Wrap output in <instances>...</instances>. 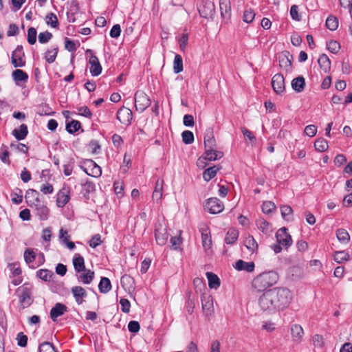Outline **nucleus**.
<instances>
[{"label": "nucleus", "instance_id": "13", "mask_svg": "<svg viewBox=\"0 0 352 352\" xmlns=\"http://www.w3.org/2000/svg\"><path fill=\"white\" fill-rule=\"evenodd\" d=\"M34 204L32 208L34 209L36 215L41 221L47 220L50 214V210L47 206L41 201H36Z\"/></svg>", "mask_w": 352, "mask_h": 352}, {"label": "nucleus", "instance_id": "55", "mask_svg": "<svg viewBox=\"0 0 352 352\" xmlns=\"http://www.w3.org/2000/svg\"><path fill=\"white\" fill-rule=\"evenodd\" d=\"M193 284L197 292H202L203 290L206 289V285L203 280L200 278H195L193 280Z\"/></svg>", "mask_w": 352, "mask_h": 352}, {"label": "nucleus", "instance_id": "10", "mask_svg": "<svg viewBox=\"0 0 352 352\" xmlns=\"http://www.w3.org/2000/svg\"><path fill=\"white\" fill-rule=\"evenodd\" d=\"M85 167L82 166V169L88 175L94 177H99L102 174V169L92 160H87L85 162Z\"/></svg>", "mask_w": 352, "mask_h": 352}, {"label": "nucleus", "instance_id": "46", "mask_svg": "<svg viewBox=\"0 0 352 352\" xmlns=\"http://www.w3.org/2000/svg\"><path fill=\"white\" fill-rule=\"evenodd\" d=\"M241 132L243 135L244 139L246 142L249 141L251 144L253 146L256 144V137L253 135V133L248 130V129L243 127L241 128Z\"/></svg>", "mask_w": 352, "mask_h": 352}, {"label": "nucleus", "instance_id": "19", "mask_svg": "<svg viewBox=\"0 0 352 352\" xmlns=\"http://www.w3.org/2000/svg\"><path fill=\"white\" fill-rule=\"evenodd\" d=\"M132 112L131 111L126 107L120 109L117 112V119L124 124H131L132 120Z\"/></svg>", "mask_w": 352, "mask_h": 352}, {"label": "nucleus", "instance_id": "47", "mask_svg": "<svg viewBox=\"0 0 352 352\" xmlns=\"http://www.w3.org/2000/svg\"><path fill=\"white\" fill-rule=\"evenodd\" d=\"M314 147L317 151L324 152L328 148L327 141L323 138L318 139L314 143Z\"/></svg>", "mask_w": 352, "mask_h": 352}, {"label": "nucleus", "instance_id": "9", "mask_svg": "<svg viewBox=\"0 0 352 352\" xmlns=\"http://www.w3.org/2000/svg\"><path fill=\"white\" fill-rule=\"evenodd\" d=\"M25 54L23 52V47L18 45L14 51L12 52L11 56V63L14 67H23L25 65V61L23 59Z\"/></svg>", "mask_w": 352, "mask_h": 352}, {"label": "nucleus", "instance_id": "60", "mask_svg": "<svg viewBox=\"0 0 352 352\" xmlns=\"http://www.w3.org/2000/svg\"><path fill=\"white\" fill-rule=\"evenodd\" d=\"M52 37V34L46 31L38 34V41L41 43H47Z\"/></svg>", "mask_w": 352, "mask_h": 352}, {"label": "nucleus", "instance_id": "41", "mask_svg": "<svg viewBox=\"0 0 352 352\" xmlns=\"http://www.w3.org/2000/svg\"><path fill=\"white\" fill-rule=\"evenodd\" d=\"M81 127V124L79 121L72 120L70 122L67 123L66 124V130L70 133L73 134L77 131H78Z\"/></svg>", "mask_w": 352, "mask_h": 352}, {"label": "nucleus", "instance_id": "36", "mask_svg": "<svg viewBox=\"0 0 352 352\" xmlns=\"http://www.w3.org/2000/svg\"><path fill=\"white\" fill-rule=\"evenodd\" d=\"M219 170V168L217 166H213L206 169L203 173V178L205 181L209 182L210 179L214 178L217 171Z\"/></svg>", "mask_w": 352, "mask_h": 352}, {"label": "nucleus", "instance_id": "26", "mask_svg": "<svg viewBox=\"0 0 352 352\" xmlns=\"http://www.w3.org/2000/svg\"><path fill=\"white\" fill-rule=\"evenodd\" d=\"M223 156L222 152L217 151L216 148H212L205 149L202 158L205 160L214 161L221 158Z\"/></svg>", "mask_w": 352, "mask_h": 352}, {"label": "nucleus", "instance_id": "64", "mask_svg": "<svg viewBox=\"0 0 352 352\" xmlns=\"http://www.w3.org/2000/svg\"><path fill=\"white\" fill-rule=\"evenodd\" d=\"M121 309L124 313H129L130 311L131 303L129 300L126 298H121L120 300Z\"/></svg>", "mask_w": 352, "mask_h": 352}, {"label": "nucleus", "instance_id": "59", "mask_svg": "<svg viewBox=\"0 0 352 352\" xmlns=\"http://www.w3.org/2000/svg\"><path fill=\"white\" fill-rule=\"evenodd\" d=\"M327 47L332 53H337L340 48V44L336 41H330L327 43Z\"/></svg>", "mask_w": 352, "mask_h": 352}, {"label": "nucleus", "instance_id": "15", "mask_svg": "<svg viewBox=\"0 0 352 352\" xmlns=\"http://www.w3.org/2000/svg\"><path fill=\"white\" fill-rule=\"evenodd\" d=\"M155 240L158 245H164L166 243L168 234L166 231V228L163 227L162 225L156 226L155 230Z\"/></svg>", "mask_w": 352, "mask_h": 352}, {"label": "nucleus", "instance_id": "25", "mask_svg": "<svg viewBox=\"0 0 352 352\" xmlns=\"http://www.w3.org/2000/svg\"><path fill=\"white\" fill-rule=\"evenodd\" d=\"M234 268L238 271H245L248 272H252L254 270V262H245L243 260H239L234 265Z\"/></svg>", "mask_w": 352, "mask_h": 352}, {"label": "nucleus", "instance_id": "24", "mask_svg": "<svg viewBox=\"0 0 352 352\" xmlns=\"http://www.w3.org/2000/svg\"><path fill=\"white\" fill-rule=\"evenodd\" d=\"M258 229L266 235L270 234L273 230L272 225L263 218H259L256 221Z\"/></svg>", "mask_w": 352, "mask_h": 352}, {"label": "nucleus", "instance_id": "28", "mask_svg": "<svg viewBox=\"0 0 352 352\" xmlns=\"http://www.w3.org/2000/svg\"><path fill=\"white\" fill-rule=\"evenodd\" d=\"M73 265L76 272H81L85 270V265L84 258L79 254H76L73 258Z\"/></svg>", "mask_w": 352, "mask_h": 352}, {"label": "nucleus", "instance_id": "37", "mask_svg": "<svg viewBox=\"0 0 352 352\" xmlns=\"http://www.w3.org/2000/svg\"><path fill=\"white\" fill-rule=\"evenodd\" d=\"M244 245L251 252H254L258 249V243L254 238L251 235H249L245 238L244 241Z\"/></svg>", "mask_w": 352, "mask_h": 352}, {"label": "nucleus", "instance_id": "34", "mask_svg": "<svg viewBox=\"0 0 352 352\" xmlns=\"http://www.w3.org/2000/svg\"><path fill=\"white\" fill-rule=\"evenodd\" d=\"M111 283L107 277H102L98 284V289L100 293L107 294L111 289Z\"/></svg>", "mask_w": 352, "mask_h": 352}, {"label": "nucleus", "instance_id": "61", "mask_svg": "<svg viewBox=\"0 0 352 352\" xmlns=\"http://www.w3.org/2000/svg\"><path fill=\"white\" fill-rule=\"evenodd\" d=\"M102 243L101 240V236L99 234H95L92 236L91 240L89 241V246L92 248H96L97 246L100 245Z\"/></svg>", "mask_w": 352, "mask_h": 352}, {"label": "nucleus", "instance_id": "21", "mask_svg": "<svg viewBox=\"0 0 352 352\" xmlns=\"http://www.w3.org/2000/svg\"><path fill=\"white\" fill-rule=\"evenodd\" d=\"M80 273V274L79 275H76L78 282L85 285H89L93 281L95 276L94 271L85 269V270H82V272Z\"/></svg>", "mask_w": 352, "mask_h": 352}, {"label": "nucleus", "instance_id": "52", "mask_svg": "<svg viewBox=\"0 0 352 352\" xmlns=\"http://www.w3.org/2000/svg\"><path fill=\"white\" fill-rule=\"evenodd\" d=\"M280 212L284 219L289 220L291 219L293 210L289 206L285 205L280 207Z\"/></svg>", "mask_w": 352, "mask_h": 352}, {"label": "nucleus", "instance_id": "1", "mask_svg": "<svg viewBox=\"0 0 352 352\" xmlns=\"http://www.w3.org/2000/svg\"><path fill=\"white\" fill-rule=\"evenodd\" d=\"M290 291L285 287H275L265 291L258 298V305L263 311L274 313L286 308L291 302Z\"/></svg>", "mask_w": 352, "mask_h": 352}, {"label": "nucleus", "instance_id": "56", "mask_svg": "<svg viewBox=\"0 0 352 352\" xmlns=\"http://www.w3.org/2000/svg\"><path fill=\"white\" fill-rule=\"evenodd\" d=\"M28 41L34 45L36 41V30L34 28H30L28 30Z\"/></svg>", "mask_w": 352, "mask_h": 352}, {"label": "nucleus", "instance_id": "31", "mask_svg": "<svg viewBox=\"0 0 352 352\" xmlns=\"http://www.w3.org/2000/svg\"><path fill=\"white\" fill-rule=\"evenodd\" d=\"M39 194L38 192L34 189H29L25 195V199L27 203L30 207H33L34 204V202H36V201H41L38 198Z\"/></svg>", "mask_w": 352, "mask_h": 352}, {"label": "nucleus", "instance_id": "51", "mask_svg": "<svg viewBox=\"0 0 352 352\" xmlns=\"http://www.w3.org/2000/svg\"><path fill=\"white\" fill-rule=\"evenodd\" d=\"M39 352H57L54 345L49 342H44L39 345Z\"/></svg>", "mask_w": 352, "mask_h": 352}, {"label": "nucleus", "instance_id": "62", "mask_svg": "<svg viewBox=\"0 0 352 352\" xmlns=\"http://www.w3.org/2000/svg\"><path fill=\"white\" fill-rule=\"evenodd\" d=\"M17 344L19 346L21 347H24L27 345L28 342V336L25 335L23 333L20 332L17 334L16 336Z\"/></svg>", "mask_w": 352, "mask_h": 352}, {"label": "nucleus", "instance_id": "53", "mask_svg": "<svg viewBox=\"0 0 352 352\" xmlns=\"http://www.w3.org/2000/svg\"><path fill=\"white\" fill-rule=\"evenodd\" d=\"M24 259L25 261L30 264L36 259V254L32 249H27L24 252Z\"/></svg>", "mask_w": 352, "mask_h": 352}, {"label": "nucleus", "instance_id": "29", "mask_svg": "<svg viewBox=\"0 0 352 352\" xmlns=\"http://www.w3.org/2000/svg\"><path fill=\"white\" fill-rule=\"evenodd\" d=\"M305 86V80L300 76L294 78L292 80V89L298 93L302 92Z\"/></svg>", "mask_w": 352, "mask_h": 352}, {"label": "nucleus", "instance_id": "57", "mask_svg": "<svg viewBox=\"0 0 352 352\" xmlns=\"http://www.w3.org/2000/svg\"><path fill=\"white\" fill-rule=\"evenodd\" d=\"M255 17V13L252 9L245 10L243 13V21L247 23H250L253 21Z\"/></svg>", "mask_w": 352, "mask_h": 352}, {"label": "nucleus", "instance_id": "33", "mask_svg": "<svg viewBox=\"0 0 352 352\" xmlns=\"http://www.w3.org/2000/svg\"><path fill=\"white\" fill-rule=\"evenodd\" d=\"M318 63L320 65V67L325 72H328L331 68V61L329 57L323 54L320 56Z\"/></svg>", "mask_w": 352, "mask_h": 352}, {"label": "nucleus", "instance_id": "48", "mask_svg": "<svg viewBox=\"0 0 352 352\" xmlns=\"http://www.w3.org/2000/svg\"><path fill=\"white\" fill-rule=\"evenodd\" d=\"M261 209L263 213L270 214L273 210L276 209V206L272 201H266L263 203Z\"/></svg>", "mask_w": 352, "mask_h": 352}, {"label": "nucleus", "instance_id": "4", "mask_svg": "<svg viewBox=\"0 0 352 352\" xmlns=\"http://www.w3.org/2000/svg\"><path fill=\"white\" fill-rule=\"evenodd\" d=\"M135 103L136 110L143 112L151 103L149 97L142 91H138L135 94Z\"/></svg>", "mask_w": 352, "mask_h": 352}, {"label": "nucleus", "instance_id": "54", "mask_svg": "<svg viewBox=\"0 0 352 352\" xmlns=\"http://www.w3.org/2000/svg\"><path fill=\"white\" fill-rule=\"evenodd\" d=\"M349 254L344 251L336 252L334 254V260L338 263H341L344 261H347Z\"/></svg>", "mask_w": 352, "mask_h": 352}, {"label": "nucleus", "instance_id": "40", "mask_svg": "<svg viewBox=\"0 0 352 352\" xmlns=\"http://www.w3.org/2000/svg\"><path fill=\"white\" fill-rule=\"evenodd\" d=\"M183 60L180 55L176 54L173 61V71L175 74H179L183 71Z\"/></svg>", "mask_w": 352, "mask_h": 352}, {"label": "nucleus", "instance_id": "30", "mask_svg": "<svg viewBox=\"0 0 352 352\" xmlns=\"http://www.w3.org/2000/svg\"><path fill=\"white\" fill-rule=\"evenodd\" d=\"M28 133V126L25 124H22L19 129H14L12 131V135L15 137L17 140H22L25 138Z\"/></svg>", "mask_w": 352, "mask_h": 352}, {"label": "nucleus", "instance_id": "7", "mask_svg": "<svg viewBox=\"0 0 352 352\" xmlns=\"http://www.w3.org/2000/svg\"><path fill=\"white\" fill-rule=\"evenodd\" d=\"M276 238L278 243L283 248H288L292 244L291 235L287 232L285 227L280 228L276 233Z\"/></svg>", "mask_w": 352, "mask_h": 352}, {"label": "nucleus", "instance_id": "20", "mask_svg": "<svg viewBox=\"0 0 352 352\" xmlns=\"http://www.w3.org/2000/svg\"><path fill=\"white\" fill-rule=\"evenodd\" d=\"M71 292L78 305L82 304L85 301L84 298L87 296V292L81 286H74L72 287Z\"/></svg>", "mask_w": 352, "mask_h": 352}, {"label": "nucleus", "instance_id": "12", "mask_svg": "<svg viewBox=\"0 0 352 352\" xmlns=\"http://www.w3.org/2000/svg\"><path fill=\"white\" fill-rule=\"evenodd\" d=\"M199 232L201 235L202 246L205 251L210 249L212 246V239L209 228L206 225H201L199 226Z\"/></svg>", "mask_w": 352, "mask_h": 352}, {"label": "nucleus", "instance_id": "6", "mask_svg": "<svg viewBox=\"0 0 352 352\" xmlns=\"http://www.w3.org/2000/svg\"><path fill=\"white\" fill-rule=\"evenodd\" d=\"M87 54H89V63L90 65V73L93 76H98L102 72V66L96 56H95L91 50H87Z\"/></svg>", "mask_w": 352, "mask_h": 352}, {"label": "nucleus", "instance_id": "5", "mask_svg": "<svg viewBox=\"0 0 352 352\" xmlns=\"http://www.w3.org/2000/svg\"><path fill=\"white\" fill-rule=\"evenodd\" d=\"M205 210L211 214H218L224 209L223 203L217 197L209 198L204 206Z\"/></svg>", "mask_w": 352, "mask_h": 352}, {"label": "nucleus", "instance_id": "50", "mask_svg": "<svg viewBox=\"0 0 352 352\" xmlns=\"http://www.w3.org/2000/svg\"><path fill=\"white\" fill-rule=\"evenodd\" d=\"M182 141L186 144H190L194 142V135L190 131H184L182 133Z\"/></svg>", "mask_w": 352, "mask_h": 352}, {"label": "nucleus", "instance_id": "2", "mask_svg": "<svg viewBox=\"0 0 352 352\" xmlns=\"http://www.w3.org/2000/svg\"><path fill=\"white\" fill-rule=\"evenodd\" d=\"M278 275L274 271L263 272L252 280V287L257 292H264L277 283Z\"/></svg>", "mask_w": 352, "mask_h": 352}, {"label": "nucleus", "instance_id": "44", "mask_svg": "<svg viewBox=\"0 0 352 352\" xmlns=\"http://www.w3.org/2000/svg\"><path fill=\"white\" fill-rule=\"evenodd\" d=\"M338 239L342 243H347L350 240V236L348 232L344 229H338L336 232Z\"/></svg>", "mask_w": 352, "mask_h": 352}, {"label": "nucleus", "instance_id": "22", "mask_svg": "<svg viewBox=\"0 0 352 352\" xmlns=\"http://www.w3.org/2000/svg\"><path fill=\"white\" fill-rule=\"evenodd\" d=\"M291 333L293 340L296 343H300L304 336L302 327L298 324H293L291 327Z\"/></svg>", "mask_w": 352, "mask_h": 352}, {"label": "nucleus", "instance_id": "49", "mask_svg": "<svg viewBox=\"0 0 352 352\" xmlns=\"http://www.w3.org/2000/svg\"><path fill=\"white\" fill-rule=\"evenodd\" d=\"M46 23L51 25L52 28H57L58 26V21L56 14L54 13L48 14L45 17Z\"/></svg>", "mask_w": 352, "mask_h": 352}, {"label": "nucleus", "instance_id": "45", "mask_svg": "<svg viewBox=\"0 0 352 352\" xmlns=\"http://www.w3.org/2000/svg\"><path fill=\"white\" fill-rule=\"evenodd\" d=\"M327 28L331 30H336L338 27V19L334 16H329L326 20Z\"/></svg>", "mask_w": 352, "mask_h": 352}, {"label": "nucleus", "instance_id": "3", "mask_svg": "<svg viewBox=\"0 0 352 352\" xmlns=\"http://www.w3.org/2000/svg\"><path fill=\"white\" fill-rule=\"evenodd\" d=\"M32 285L26 283L16 289L19 302L23 308L29 307L33 302L32 298Z\"/></svg>", "mask_w": 352, "mask_h": 352}, {"label": "nucleus", "instance_id": "43", "mask_svg": "<svg viewBox=\"0 0 352 352\" xmlns=\"http://www.w3.org/2000/svg\"><path fill=\"white\" fill-rule=\"evenodd\" d=\"M36 276L45 281H50L52 277L54 276V273L50 270L41 269L37 271Z\"/></svg>", "mask_w": 352, "mask_h": 352}, {"label": "nucleus", "instance_id": "23", "mask_svg": "<svg viewBox=\"0 0 352 352\" xmlns=\"http://www.w3.org/2000/svg\"><path fill=\"white\" fill-rule=\"evenodd\" d=\"M221 15L223 18L230 19L231 16V4L230 0H219Z\"/></svg>", "mask_w": 352, "mask_h": 352}, {"label": "nucleus", "instance_id": "17", "mask_svg": "<svg viewBox=\"0 0 352 352\" xmlns=\"http://www.w3.org/2000/svg\"><path fill=\"white\" fill-rule=\"evenodd\" d=\"M67 311V307L65 305L57 302L50 311V318L53 322H56L58 317L62 316Z\"/></svg>", "mask_w": 352, "mask_h": 352}, {"label": "nucleus", "instance_id": "27", "mask_svg": "<svg viewBox=\"0 0 352 352\" xmlns=\"http://www.w3.org/2000/svg\"><path fill=\"white\" fill-rule=\"evenodd\" d=\"M163 185L164 180L161 179H158L156 181L154 191L153 192L152 197L156 201H158L162 199L163 195Z\"/></svg>", "mask_w": 352, "mask_h": 352}, {"label": "nucleus", "instance_id": "63", "mask_svg": "<svg viewBox=\"0 0 352 352\" xmlns=\"http://www.w3.org/2000/svg\"><path fill=\"white\" fill-rule=\"evenodd\" d=\"M313 344L316 347L322 348L324 345V338L319 334L313 336Z\"/></svg>", "mask_w": 352, "mask_h": 352}, {"label": "nucleus", "instance_id": "32", "mask_svg": "<svg viewBox=\"0 0 352 352\" xmlns=\"http://www.w3.org/2000/svg\"><path fill=\"white\" fill-rule=\"evenodd\" d=\"M206 276L208 280V286L211 289H215L219 287L220 286V280L219 277L214 273L208 272H206Z\"/></svg>", "mask_w": 352, "mask_h": 352}, {"label": "nucleus", "instance_id": "38", "mask_svg": "<svg viewBox=\"0 0 352 352\" xmlns=\"http://www.w3.org/2000/svg\"><path fill=\"white\" fill-rule=\"evenodd\" d=\"M238 237L239 232L236 230L234 228L229 229L225 238V242L227 244H233Z\"/></svg>", "mask_w": 352, "mask_h": 352}, {"label": "nucleus", "instance_id": "18", "mask_svg": "<svg viewBox=\"0 0 352 352\" xmlns=\"http://www.w3.org/2000/svg\"><path fill=\"white\" fill-rule=\"evenodd\" d=\"M292 56L289 55V52H286L282 54L278 57L279 66L287 72H289L292 69Z\"/></svg>", "mask_w": 352, "mask_h": 352}, {"label": "nucleus", "instance_id": "14", "mask_svg": "<svg viewBox=\"0 0 352 352\" xmlns=\"http://www.w3.org/2000/svg\"><path fill=\"white\" fill-rule=\"evenodd\" d=\"M199 12L204 18L211 17L214 12V5L211 1H203L199 8Z\"/></svg>", "mask_w": 352, "mask_h": 352}, {"label": "nucleus", "instance_id": "8", "mask_svg": "<svg viewBox=\"0 0 352 352\" xmlns=\"http://www.w3.org/2000/svg\"><path fill=\"white\" fill-rule=\"evenodd\" d=\"M201 300L202 305V311L206 317H210L212 316L214 313V306H213V298L212 296L201 294Z\"/></svg>", "mask_w": 352, "mask_h": 352}, {"label": "nucleus", "instance_id": "58", "mask_svg": "<svg viewBox=\"0 0 352 352\" xmlns=\"http://www.w3.org/2000/svg\"><path fill=\"white\" fill-rule=\"evenodd\" d=\"M89 148L91 153L98 154L100 152L101 146L97 140H93L89 143Z\"/></svg>", "mask_w": 352, "mask_h": 352}, {"label": "nucleus", "instance_id": "35", "mask_svg": "<svg viewBox=\"0 0 352 352\" xmlns=\"http://www.w3.org/2000/svg\"><path fill=\"white\" fill-rule=\"evenodd\" d=\"M12 76L16 83L19 82H26L28 79V75L24 71L16 69L12 72Z\"/></svg>", "mask_w": 352, "mask_h": 352}, {"label": "nucleus", "instance_id": "11", "mask_svg": "<svg viewBox=\"0 0 352 352\" xmlns=\"http://www.w3.org/2000/svg\"><path fill=\"white\" fill-rule=\"evenodd\" d=\"M272 87L276 94H282L285 92V78L281 74H275L272 78Z\"/></svg>", "mask_w": 352, "mask_h": 352}, {"label": "nucleus", "instance_id": "42", "mask_svg": "<svg viewBox=\"0 0 352 352\" xmlns=\"http://www.w3.org/2000/svg\"><path fill=\"white\" fill-rule=\"evenodd\" d=\"M120 283L123 287L131 289L133 288L134 280L130 275L124 274L121 277Z\"/></svg>", "mask_w": 352, "mask_h": 352}, {"label": "nucleus", "instance_id": "16", "mask_svg": "<svg viewBox=\"0 0 352 352\" xmlns=\"http://www.w3.org/2000/svg\"><path fill=\"white\" fill-rule=\"evenodd\" d=\"M69 188H63L60 189L56 195V205L59 208H63L69 201Z\"/></svg>", "mask_w": 352, "mask_h": 352}, {"label": "nucleus", "instance_id": "39", "mask_svg": "<svg viewBox=\"0 0 352 352\" xmlns=\"http://www.w3.org/2000/svg\"><path fill=\"white\" fill-rule=\"evenodd\" d=\"M58 47L48 50L45 54V59L48 63H52L55 61L57 54Z\"/></svg>", "mask_w": 352, "mask_h": 352}]
</instances>
